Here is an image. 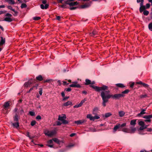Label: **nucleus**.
<instances>
[{
    "mask_svg": "<svg viewBox=\"0 0 152 152\" xmlns=\"http://www.w3.org/2000/svg\"><path fill=\"white\" fill-rule=\"evenodd\" d=\"M110 91L109 90L102 91L101 93V96L102 98L103 102L102 104L104 107L106 106V103L108 101V99L112 98L113 99H118L124 96L122 94H117L114 95L110 94Z\"/></svg>",
    "mask_w": 152,
    "mask_h": 152,
    "instance_id": "nucleus-1",
    "label": "nucleus"
},
{
    "mask_svg": "<svg viewBox=\"0 0 152 152\" xmlns=\"http://www.w3.org/2000/svg\"><path fill=\"white\" fill-rule=\"evenodd\" d=\"M74 0H58V3H61L62 5L60 6V7L63 8H66V5H69L70 6L76 5L78 4V2H72Z\"/></svg>",
    "mask_w": 152,
    "mask_h": 152,
    "instance_id": "nucleus-2",
    "label": "nucleus"
},
{
    "mask_svg": "<svg viewBox=\"0 0 152 152\" xmlns=\"http://www.w3.org/2000/svg\"><path fill=\"white\" fill-rule=\"evenodd\" d=\"M95 83V82L94 81H92V82H91V84H90L91 85L89 86L94 89L96 91L99 92L100 91H102L108 89V86L105 85H103L101 87H99L92 85Z\"/></svg>",
    "mask_w": 152,
    "mask_h": 152,
    "instance_id": "nucleus-3",
    "label": "nucleus"
},
{
    "mask_svg": "<svg viewBox=\"0 0 152 152\" xmlns=\"http://www.w3.org/2000/svg\"><path fill=\"white\" fill-rule=\"evenodd\" d=\"M56 133V132L55 130L49 131H46L45 132V134L46 135L48 136H51L54 135Z\"/></svg>",
    "mask_w": 152,
    "mask_h": 152,
    "instance_id": "nucleus-4",
    "label": "nucleus"
},
{
    "mask_svg": "<svg viewBox=\"0 0 152 152\" xmlns=\"http://www.w3.org/2000/svg\"><path fill=\"white\" fill-rule=\"evenodd\" d=\"M34 82V80L32 79H31L29 80L27 82H26L24 84L25 87H30L31 85Z\"/></svg>",
    "mask_w": 152,
    "mask_h": 152,
    "instance_id": "nucleus-5",
    "label": "nucleus"
},
{
    "mask_svg": "<svg viewBox=\"0 0 152 152\" xmlns=\"http://www.w3.org/2000/svg\"><path fill=\"white\" fill-rule=\"evenodd\" d=\"M72 84L69 85V86L73 88H80V86L77 83V81L72 82Z\"/></svg>",
    "mask_w": 152,
    "mask_h": 152,
    "instance_id": "nucleus-6",
    "label": "nucleus"
},
{
    "mask_svg": "<svg viewBox=\"0 0 152 152\" xmlns=\"http://www.w3.org/2000/svg\"><path fill=\"white\" fill-rule=\"evenodd\" d=\"M143 118L145 119V122H150L151 121V118H152V116L151 115H145L143 116Z\"/></svg>",
    "mask_w": 152,
    "mask_h": 152,
    "instance_id": "nucleus-7",
    "label": "nucleus"
},
{
    "mask_svg": "<svg viewBox=\"0 0 152 152\" xmlns=\"http://www.w3.org/2000/svg\"><path fill=\"white\" fill-rule=\"evenodd\" d=\"M91 4V2L87 3H86L85 4L80 6V8L81 9H84L90 7Z\"/></svg>",
    "mask_w": 152,
    "mask_h": 152,
    "instance_id": "nucleus-8",
    "label": "nucleus"
},
{
    "mask_svg": "<svg viewBox=\"0 0 152 152\" xmlns=\"http://www.w3.org/2000/svg\"><path fill=\"white\" fill-rule=\"evenodd\" d=\"M4 109L6 110L8 109L10 106V103L9 102H7L4 103L3 106Z\"/></svg>",
    "mask_w": 152,
    "mask_h": 152,
    "instance_id": "nucleus-9",
    "label": "nucleus"
},
{
    "mask_svg": "<svg viewBox=\"0 0 152 152\" xmlns=\"http://www.w3.org/2000/svg\"><path fill=\"white\" fill-rule=\"evenodd\" d=\"M66 118V117L65 115L63 114L62 115V116L59 115L58 120L62 121L64 120Z\"/></svg>",
    "mask_w": 152,
    "mask_h": 152,
    "instance_id": "nucleus-10",
    "label": "nucleus"
},
{
    "mask_svg": "<svg viewBox=\"0 0 152 152\" xmlns=\"http://www.w3.org/2000/svg\"><path fill=\"white\" fill-rule=\"evenodd\" d=\"M48 4H45V5L44 4H41L40 5L41 8L42 9H46L48 7Z\"/></svg>",
    "mask_w": 152,
    "mask_h": 152,
    "instance_id": "nucleus-11",
    "label": "nucleus"
},
{
    "mask_svg": "<svg viewBox=\"0 0 152 152\" xmlns=\"http://www.w3.org/2000/svg\"><path fill=\"white\" fill-rule=\"evenodd\" d=\"M145 9V6L143 5V4H142V5L140 4V12H142V11Z\"/></svg>",
    "mask_w": 152,
    "mask_h": 152,
    "instance_id": "nucleus-12",
    "label": "nucleus"
},
{
    "mask_svg": "<svg viewBox=\"0 0 152 152\" xmlns=\"http://www.w3.org/2000/svg\"><path fill=\"white\" fill-rule=\"evenodd\" d=\"M5 2H8L10 4H15V1L14 0H4Z\"/></svg>",
    "mask_w": 152,
    "mask_h": 152,
    "instance_id": "nucleus-13",
    "label": "nucleus"
},
{
    "mask_svg": "<svg viewBox=\"0 0 152 152\" xmlns=\"http://www.w3.org/2000/svg\"><path fill=\"white\" fill-rule=\"evenodd\" d=\"M97 34V32L96 30H94L91 33H90L89 35L91 36L94 37L95 35Z\"/></svg>",
    "mask_w": 152,
    "mask_h": 152,
    "instance_id": "nucleus-14",
    "label": "nucleus"
},
{
    "mask_svg": "<svg viewBox=\"0 0 152 152\" xmlns=\"http://www.w3.org/2000/svg\"><path fill=\"white\" fill-rule=\"evenodd\" d=\"M53 140L56 143L58 144H60L61 142L60 141L58 138H53Z\"/></svg>",
    "mask_w": 152,
    "mask_h": 152,
    "instance_id": "nucleus-15",
    "label": "nucleus"
},
{
    "mask_svg": "<svg viewBox=\"0 0 152 152\" xmlns=\"http://www.w3.org/2000/svg\"><path fill=\"white\" fill-rule=\"evenodd\" d=\"M84 122V120H78L75 121V123L77 125H79L83 123Z\"/></svg>",
    "mask_w": 152,
    "mask_h": 152,
    "instance_id": "nucleus-16",
    "label": "nucleus"
},
{
    "mask_svg": "<svg viewBox=\"0 0 152 152\" xmlns=\"http://www.w3.org/2000/svg\"><path fill=\"white\" fill-rule=\"evenodd\" d=\"M12 125L15 127L17 128H18L19 125V123L18 122H16L12 123Z\"/></svg>",
    "mask_w": 152,
    "mask_h": 152,
    "instance_id": "nucleus-17",
    "label": "nucleus"
},
{
    "mask_svg": "<svg viewBox=\"0 0 152 152\" xmlns=\"http://www.w3.org/2000/svg\"><path fill=\"white\" fill-rule=\"evenodd\" d=\"M1 40L0 42V45L4 44L5 42V38L1 37Z\"/></svg>",
    "mask_w": 152,
    "mask_h": 152,
    "instance_id": "nucleus-18",
    "label": "nucleus"
},
{
    "mask_svg": "<svg viewBox=\"0 0 152 152\" xmlns=\"http://www.w3.org/2000/svg\"><path fill=\"white\" fill-rule=\"evenodd\" d=\"M146 110V109H143L140 113L138 114V116H140L141 115H143L145 114V112Z\"/></svg>",
    "mask_w": 152,
    "mask_h": 152,
    "instance_id": "nucleus-19",
    "label": "nucleus"
},
{
    "mask_svg": "<svg viewBox=\"0 0 152 152\" xmlns=\"http://www.w3.org/2000/svg\"><path fill=\"white\" fill-rule=\"evenodd\" d=\"M120 128L119 124H117L115 125L113 129V132H115L117 130V129Z\"/></svg>",
    "mask_w": 152,
    "mask_h": 152,
    "instance_id": "nucleus-20",
    "label": "nucleus"
},
{
    "mask_svg": "<svg viewBox=\"0 0 152 152\" xmlns=\"http://www.w3.org/2000/svg\"><path fill=\"white\" fill-rule=\"evenodd\" d=\"M14 121L15 122H18V116L17 114L16 113L15 116L13 117Z\"/></svg>",
    "mask_w": 152,
    "mask_h": 152,
    "instance_id": "nucleus-21",
    "label": "nucleus"
},
{
    "mask_svg": "<svg viewBox=\"0 0 152 152\" xmlns=\"http://www.w3.org/2000/svg\"><path fill=\"white\" fill-rule=\"evenodd\" d=\"M72 102H71L70 101H68L64 103V105L65 106H68L71 105L72 104Z\"/></svg>",
    "mask_w": 152,
    "mask_h": 152,
    "instance_id": "nucleus-22",
    "label": "nucleus"
},
{
    "mask_svg": "<svg viewBox=\"0 0 152 152\" xmlns=\"http://www.w3.org/2000/svg\"><path fill=\"white\" fill-rule=\"evenodd\" d=\"M4 20L9 22H10L12 21V19L9 17H6L4 19Z\"/></svg>",
    "mask_w": 152,
    "mask_h": 152,
    "instance_id": "nucleus-23",
    "label": "nucleus"
},
{
    "mask_svg": "<svg viewBox=\"0 0 152 152\" xmlns=\"http://www.w3.org/2000/svg\"><path fill=\"white\" fill-rule=\"evenodd\" d=\"M36 79L39 81H42L43 80V79L41 75H39L36 77Z\"/></svg>",
    "mask_w": 152,
    "mask_h": 152,
    "instance_id": "nucleus-24",
    "label": "nucleus"
},
{
    "mask_svg": "<svg viewBox=\"0 0 152 152\" xmlns=\"http://www.w3.org/2000/svg\"><path fill=\"white\" fill-rule=\"evenodd\" d=\"M122 131L125 132L129 133L130 131L129 129L127 128H123L122 129Z\"/></svg>",
    "mask_w": 152,
    "mask_h": 152,
    "instance_id": "nucleus-25",
    "label": "nucleus"
},
{
    "mask_svg": "<svg viewBox=\"0 0 152 152\" xmlns=\"http://www.w3.org/2000/svg\"><path fill=\"white\" fill-rule=\"evenodd\" d=\"M125 114V113L123 111H120L119 112V115L120 117H122L124 116Z\"/></svg>",
    "mask_w": 152,
    "mask_h": 152,
    "instance_id": "nucleus-26",
    "label": "nucleus"
},
{
    "mask_svg": "<svg viewBox=\"0 0 152 152\" xmlns=\"http://www.w3.org/2000/svg\"><path fill=\"white\" fill-rule=\"evenodd\" d=\"M87 117L88 118H89L90 120H92L94 121L93 119V117L92 116L91 114H88L87 115Z\"/></svg>",
    "mask_w": 152,
    "mask_h": 152,
    "instance_id": "nucleus-27",
    "label": "nucleus"
},
{
    "mask_svg": "<svg viewBox=\"0 0 152 152\" xmlns=\"http://www.w3.org/2000/svg\"><path fill=\"white\" fill-rule=\"evenodd\" d=\"M136 120H131L130 122V124L133 126H134L136 124Z\"/></svg>",
    "mask_w": 152,
    "mask_h": 152,
    "instance_id": "nucleus-28",
    "label": "nucleus"
},
{
    "mask_svg": "<svg viewBox=\"0 0 152 152\" xmlns=\"http://www.w3.org/2000/svg\"><path fill=\"white\" fill-rule=\"evenodd\" d=\"M116 85L117 86L121 88H124L125 87V86L124 85L121 83L116 84Z\"/></svg>",
    "mask_w": 152,
    "mask_h": 152,
    "instance_id": "nucleus-29",
    "label": "nucleus"
},
{
    "mask_svg": "<svg viewBox=\"0 0 152 152\" xmlns=\"http://www.w3.org/2000/svg\"><path fill=\"white\" fill-rule=\"evenodd\" d=\"M86 82L85 85H88L91 84V81L88 79H86Z\"/></svg>",
    "mask_w": 152,
    "mask_h": 152,
    "instance_id": "nucleus-30",
    "label": "nucleus"
},
{
    "mask_svg": "<svg viewBox=\"0 0 152 152\" xmlns=\"http://www.w3.org/2000/svg\"><path fill=\"white\" fill-rule=\"evenodd\" d=\"M148 27L149 30L152 31V22L150 23L148 25Z\"/></svg>",
    "mask_w": 152,
    "mask_h": 152,
    "instance_id": "nucleus-31",
    "label": "nucleus"
},
{
    "mask_svg": "<svg viewBox=\"0 0 152 152\" xmlns=\"http://www.w3.org/2000/svg\"><path fill=\"white\" fill-rule=\"evenodd\" d=\"M126 123H124L122 124H119L120 128H123L126 125Z\"/></svg>",
    "mask_w": 152,
    "mask_h": 152,
    "instance_id": "nucleus-32",
    "label": "nucleus"
},
{
    "mask_svg": "<svg viewBox=\"0 0 152 152\" xmlns=\"http://www.w3.org/2000/svg\"><path fill=\"white\" fill-rule=\"evenodd\" d=\"M112 115V114L110 113H108L105 114V117L106 118H108Z\"/></svg>",
    "mask_w": 152,
    "mask_h": 152,
    "instance_id": "nucleus-33",
    "label": "nucleus"
},
{
    "mask_svg": "<svg viewBox=\"0 0 152 152\" xmlns=\"http://www.w3.org/2000/svg\"><path fill=\"white\" fill-rule=\"evenodd\" d=\"M147 125H145V126H141L140 128V130H142L144 129H145L147 127Z\"/></svg>",
    "mask_w": 152,
    "mask_h": 152,
    "instance_id": "nucleus-34",
    "label": "nucleus"
},
{
    "mask_svg": "<svg viewBox=\"0 0 152 152\" xmlns=\"http://www.w3.org/2000/svg\"><path fill=\"white\" fill-rule=\"evenodd\" d=\"M137 3L140 2V4L142 5V4H143L144 0H137Z\"/></svg>",
    "mask_w": 152,
    "mask_h": 152,
    "instance_id": "nucleus-35",
    "label": "nucleus"
},
{
    "mask_svg": "<svg viewBox=\"0 0 152 152\" xmlns=\"http://www.w3.org/2000/svg\"><path fill=\"white\" fill-rule=\"evenodd\" d=\"M98 108L97 107H94L93 109V113H96L98 110Z\"/></svg>",
    "mask_w": 152,
    "mask_h": 152,
    "instance_id": "nucleus-36",
    "label": "nucleus"
},
{
    "mask_svg": "<svg viewBox=\"0 0 152 152\" xmlns=\"http://www.w3.org/2000/svg\"><path fill=\"white\" fill-rule=\"evenodd\" d=\"M27 7V5L26 4L24 3L22 4L21 6V8H25Z\"/></svg>",
    "mask_w": 152,
    "mask_h": 152,
    "instance_id": "nucleus-37",
    "label": "nucleus"
},
{
    "mask_svg": "<svg viewBox=\"0 0 152 152\" xmlns=\"http://www.w3.org/2000/svg\"><path fill=\"white\" fill-rule=\"evenodd\" d=\"M139 124L141 126H145V124L144 122L143 121H140L139 122Z\"/></svg>",
    "mask_w": 152,
    "mask_h": 152,
    "instance_id": "nucleus-38",
    "label": "nucleus"
},
{
    "mask_svg": "<svg viewBox=\"0 0 152 152\" xmlns=\"http://www.w3.org/2000/svg\"><path fill=\"white\" fill-rule=\"evenodd\" d=\"M129 91V90H126L125 91H123L122 92L121 94H126L128 93Z\"/></svg>",
    "mask_w": 152,
    "mask_h": 152,
    "instance_id": "nucleus-39",
    "label": "nucleus"
},
{
    "mask_svg": "<svg viewBox=\"0 0 152 152\" xmlns=\"http://www.w3.org/2000/svg\"><path fill=\"white\" fill-rule=\"evenodd\" d=\"M149 13V12L147 10H145L143 12V14L145 15H147Z\"/></svg>",
    "mask_w": 152,
    "mask_h": 152,
    "instance_id": "nucleus-40",
    "label": "nucleus"
},
{
    "mask_svg": "<svg viewBox=\"0 0 152 152\" xmlns=\"http://www.w3.org/2000/svg\"><path fill=\"white\" fill-rule=\"evenodd\" d=\"M147 97V95L146 94H145L144 95H142L140 96V97L141 98H144Z\"/></svg>",
    "mask_w": 152,
    "mask_h": 152,
    "instance_id": "nucleus-41",
    "label": "nucleus"
},
{
    "mask_svg": "<svg viewBox=\"0 0 152 152\" xmlns=\"http://www.w3.org/2000/svg\"><path fill=\"white\" fill-rule=\"evenodd\" d=\"M136 129L135 128H133L131 129V132H130V133H134V132L135 131Z\"/></svg>",
    "mask_w": 152,
    "mask_h": 152,
    "instance_id": "nucleus-42",
    "label": "nucleus"
},
{
    "mask_svg": "<svg viewBox=\"0 0 152 152\" xmlns=\"http://www.w3.org/2000/svg\"><path fill=\"white\" fill-rule=\"evenodd\" d=\"M36 124V121H32L31 123V126H34Z\"/></svg>",
    "mask_w": 152,
    "mask_h": 152,
    "instance_id": "nucleus-43",
    "label": "nucleus"
},
{
    "mask_svg": "<svg viewBox=\"0 0 152 152\" xmlns=\"http://www.w3.org/2000/svg\"><path fill=\"white\" fill-rule=\"evenodd\" d=\"M81 106H82V105H81V104L80 103H79L78 104H76V105H75L74 106V108H77V107H81Z\"/></svg>",
    "mask_w": 152,
    "mask_h": 152,
    "instance_id": "nucleus-44",
    "label": "nucleus"
},
{
    "mask_svg": "<svg viewBox=\"0 0 152 152\" xmlns=\"http://www.w3.org/2000/svg\"><path fill=\"white\" fill-rule=\"evenodd\" d=\"M11 10L13 11L15 13V14H14V16H16L17 15L18 12L16 11H15L14 9L12 8Z\"/></svg>",
    "mask_w": 152,
    "mask_h": 152,
    "instance_id": "nucleus-45",
    "label": "nucleus"
},
{
    "mask_svg": "<svg viewBox=\"0 0 152 152\" xmlns=\"http://www.w3.org/2000/svg\"><path fill=\"white\" fill-rule=\"evenodd\" d=\"M142 85H143V86L145 88L149 87V86L148 84L145 83H143Z\"/></svg>",
    "mask_w": 152,
    "mask_h": 152,
    "instance_id": "nucleus-46",
    "label": "nucleus"
},
{
    "mask_svg": "<svg viewBox=\"0 0 152 152\" xmlns=\"http://www.w3.org/2000/svg\"><path fill=\"white\" fill-rule=\"evenodd\" d=\"M62 122V123L63 124H67L68 123V122L67 121L65 120V119Z\"/></svg>",
    "mask_w": 152,
    "mask_h": 152,
    "instance_id": "nucleus-47",
    "label": "nucleus"
},
{
    "mask_svg": "<svg viewBox=\"0 0 152 152\" xmlns=\"http://www.w3.org/2000/svg\"><path fill=\"white\" fill-rule=\"evenodd\" d=\"M86 99H84L80 103L81 105L82 106L83 104L86 101Z\"/></svg>",
    "mask_w": 152,
    "mask_h": 152,
    "instance_id": "nucleus-48",
    "label": "nucleus"
},
{
    "mask_svg": "<svg viewBox=\"0 0 152 152\" xmlns=\"http://www.w3.org/2000/svg\"><path fill=\"white\" fill-rule=\"evenodd\" d=\"M34 20H38L40 19V18L39 17H35L33 18Z\"/></svg>",
    "mask_w": 152,
    "mask_h": 152,
    "instance_id": "nucleus-49",
    "label": "nucleus"
},
{
    "mask_svg": "<svg viewBox=\"0 0 152 152\" xmlns=\"http://www.w3.org/2000/svg\"><path fill=\"white\" fill-rule=\"evenodd\" d=\"M39 93L40 96L42 95V88H40L39 89Z\"/></svg>",
    "mask_w": 152,
    "mask_h": 152,
    "instance_id": "nucleus-50",
    "label": "nucleus"
},
{
    "mask_svg": "<svg viewBox=\"0 0 152 152\" xmlns=\"http://www.w3.org/2000/svg\"><path fill=\"white\" fill-rule=\"evenodd\" d=\"M29 114L32 116H34L35 115V113L33 111L29 112Z\"/></svg>",
    "mask_w": 152,
    "mask_h": 152,
    "instance_id": "nucleus-51",
    "label": "nucleus"
},
{
    "mask_svg": "<svg viewBox=\"0 0 152 152\" xmlns=\"http://www.w3.org/2000/svg\"><path fill=\"white\" fill-rule=\"evenodd\" d=\"M71 89L70 88H66L65 89V91L67 92H69L71 91Z\"/></svg>",
    "mask_w": 152,
    "mask_h": 152,
    "instance_id": "nucleus-52",
    "label": "nucleus"
},
{
    "mask_svg": "<svg viewBox=\"0 0 152 152\" xmlns=\"http://www.w3.org/2000/svg\"><path fill=\"white\" fill-rule=\"evenodd\" d=\"M100 117L97 116H95L93 117V119H94V121L95 119H99Z\"/></svg>",
    "mask_w": 152,
    "mask_h": 152,
    "instance_id": "nucleus-53",
    "label": "nucleus"
},
{
    "mask_svg": "<svg viewBox=\"0 0 152 152\" xmlns=\"http://www.w3.org/2000/svg\"><path fill=\"white\" fill-rule=\"evenodd\" d=\"M74 144H70L68 145L67 147L69 148H71L73 147L74 146Z\"/></svg>",
    "mask_w": 152,
    "mask_h": 152,
    "instance_id": "nucleus-54",
    "label": "nucleus"
},
{
    "mask_svg": "<svg viewBox=\"0 0 152 152\" xmlns=\"http://www.w3.org/2000/svg\"><path fill=\"white\" fill-rule=\"evenodd\" d=\"M53 139L50 140L48 141V143L49 144H51L53 142Z\"/></svg>",
    "mask_w": 152,
    "mask_h": 152,
    "instance_id": "nucleus-55",
    "label": "nucleus"
},
{
    "mask_svg": "<svg viewBox=\"0 0 152 152\" xmlns=\"http://www.w3.org/2000/svg\"><path fill=\"white\" fill-rule=\"evenodd\" d=\"M77 7H71L69 8V9L71 10H75L76 9Z\"/></svg>",
    "mask_w": 152,
    "mask_h": 152,
    "instance_id": "nucleus-56",
    "label": "nucleus"
},
{
    "mask_svg": "<svg viewBox=\"0 0 152 152\" xmlns=\"http://www.w3.org/2000/svg\"><path fill=\"white\" fill-rule=\"evenodd\" d=\"M41 0L42 1V3L43 4H44L45 5V4H47L46 3H47L46 0Z\"/></svg>",
    "mask_w": 152,
    "mask_h": 152,
    "instance_id": "nucleus-57",
    "label": "nucleus"
},
{
    "mask_svg": "<svg viewBox=\"0 0 152 152\" xmlns=\"http://www.w3.org/2000/svg\"><path fill=\"white\" fill-rule=\"evenodd\" d=\"M36 119L37 120H40L41 119V116L39 115H37L36 117Z\"/></svg>",
    "mask_w": 152,
    "mask_h": 152,
    "instance_id": "nucleus-58",
    "label": "nucleus"
},
{
    "mask_svg": "<svg viewBox=\"0 0 152 152\" xmlns=\"http://www.w3.org/2000/svg\"><path fill=\"white\" fill-rule=\"evenodd\" d=\"M6 16H8L9 17H11L12 16V15L11 14L9 13H7L6 15Z\"/></svg>",
    "mask_w": 152,
    "mask_h": 152,
    "instance_id": "nucleus-59",
    "label": "nucleus"
},
{
    "mask_svg": "<svg viewBox=\"0 0 152 152\" xmlns=\"http://www.w3.org/2000/svg\"><path fill=\"white\" fill-rule=\"evenodd\" d=\"M150 4L148 3L146 4V6L147 8H149L150 7Z\"/></svg>",
    "mask_w": 152,
    "mask_h": 152,
    "instance_id": "nucleus-60",
    "label": "nucleus"
},
{
    "mask_svg": "<svg viewBox=\"0 0 152 152\" xmlns=\"http://www.w3.org/2000/svg\"><path fill=\"white\" fill-rule=\"evenodd\" d=\"M6 11H0V15L4 13Z\"/></svg>",
    "mask_w": 152,
    "mask_h": 152,
    "instance_id": "nucleus-61",
    "label": "nucleus"
},
{
    "mask_svg": "<svg viewBox=\"0 0 152 152\" xmlns=\"http://www.w3.org/2000/svg\"><path fill=\"white\" fill-rule=\"evenodd\" d=\"M147 131L148 132H151L152 131V129L151 128H148L147 129Z\"/></svg>",
    "mask_w": 152,
    "mask_h": 152,
    "instance_id": "nucleus-62",
    "label": "nucleus"
},
{
    "mask_svg": "<svg viewBox=\"0 0 152 152\" xmlns=\"http://www.w3.org/2000/svg\"><path fill=\"white\" fill-rule=\"evenodd\" d=\"M69 98V96H66L65 97H64V98L63 99V100H64V101L65 100H66V99H67Z\"/></svg>",
    "mask_w": 152,
    "mask_h": 152,
    "instance_id": "nucleus-63",
    "label": "nucleus"
},
{
    "mask_svg": "<svg viewBox=\"0 0 152 152\" xmlns=\"http://www.w3.org/2000/svg\"><path fill=\"white\" fill-rule=\"evenodd\" d=\"M19 112V113H20L21 114H22L24 113V111L22 109H21V110H20Z\"/></svg>",
    "mask_w": 152,
    "mask_h": 152,
    "instance_id": "nucleus-64",
    "label": "nucleus"
}]
</instances>
